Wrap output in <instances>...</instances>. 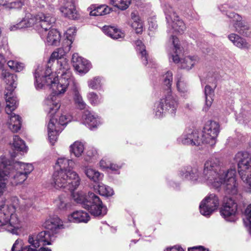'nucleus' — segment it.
<instances>
[{"mask_svg": "<svg viewBox=\"0 0 251 251\" xmlns=\"http://www.w3.org/2000/svg\"><path fill=\"white\" fill-rule=\"evenodd\" d=\"M234 169L225 170L219 158L212 157L204 164L202 176L208 185L215 188L222 186L225 192L234 195L238 193Z\"/></svg>", "mask_w": 251, "mask_h": 251, "instance_id": "1", "label": "nucleus"}, {"mask_svg": "<svg viewBox=\"0 0 251 251\" xmlns=\"http://www.w3.org/2000/svg\"><path fill=\"white\" fill-rule=\"evenodd\" d=\"M10 203L6 202L0 204V231H7L15 234L20 227V220L15 211L19 208L25 211L33 204L31 199H22L20 201L16 197L10 199Z\"/></svg>", "mask_w": 251, "mask_h": 251, "instance_id": "2", "label": "nucleus"}, {"mask_svg": "<svg viewBox=\"0 0 251 251\" xmlns=\"http://www.w3.org/2000/svg\"><path fill=\"white\" fill-rule=\"evenodd\" d=\"M58 74H61L60 78H49L48 80V85L52 90V93L45 100V105L49 113L52 114L60 107V100L58 97L59 95L64 94L68 87L73 89H75L76 83L72 75L71 71H58Z\"/></svg>", "mask_w": 251, "mask_h": 251, "instance_id": "3", "label": "nucleus"}, {"mask_svg": "<svg viewBox=\"0 0 251 251\" xmlns=\"http://www.w3.org/2000/svg\"><path fill=\"white\" fill-rule=\"evenodd\" d=\"M0 77L5 83V89L8 91L7 92H5V96L6 103L5 111L9 115L8 127L13 132H17L21 129L22 125L21 118L18 115L12 113L18 104L17 98L12 95V92L17 87V76L7 70L2 69Z\"/></svg>", "mask_w": 251, "mask_h": 251, "instance_id": "4", "label": "nucleus"}, {"mask_svg": "<svg viewBox=\"0 0 251 251\" xmlns=\"http://www.w3.org/2000/svg\"><path fill=\"white\" fill-rule=\"evenodd\" d=\"M163 77V83L164 86L166 87L165 89L167 94L164 98L161 99L154 110L155 115L158 118L163 117L167 112L172 117H174L178 106L177 98L172 94L171 89L173 81V73L168 71Z\"/></svg>", "mask_w": 251, "mask_h": 251, "instance_id": "5", "label": "nucleus"}, {"mask_svg": "<svg viewBox=\"0 0 251 251\" xmlns=\"http://www.w3.org/2000/svg\"><path fill=\"white\" fill-rule=\"evenodd\" d=\"M6 160V168H2L4 173L8 175V178H10L12 185H17L23 183L27 178V176L33 170L32 164L24 163L19 161H11L4 156Z\"/></svg>", "mask_w": 251, "mask_h": 251, "instance_id": "6", "label": "nucleus"}, {"mask_svg": "<svg viewBox=\"0 0 251 251\" xmlns=\"http://www.w3.org/2000/svg\"><path fill=\"white\" fill-rule=\"evenodd\" d=\"M52 185L57 189L64 188L71 192L76 189L80 184V178L74 171H56L52 175Z\"/></svg>", "mask_w": 251, "mask_h": 251, "instance_id": "7", "label": "nucleus"}, {"mask_svg": "<svg viewBox=\"0 0 251 251\" xmlns=\"http://www.w3.org/2000/svg\"><path fill=\"white\" fill-rule=\"evenodd\" d=\"M46 111L50 117V122L48 125V137L50 142L52 145H53L57 139L59 129H57V126L55 123L58 122V125L61 126L66 125L69 122H71L72 119V116L68 113L66 109L62 108L59 110L58 108L55 113L51 114L49 113L47 110V105H46Z\"/></svg>", "mask_w": 251, "mask_h": 251, "instance_id": "8", "label": "nucleus"}, {"mask_svg": "<svg viewBox=\"0 0 251 251\" xmlns=\"http://www.w3.org/2000/svg\"><path fill=\"white\" fill-rule=\"evenodd\" d=\"M55 21L54 17L50 14H45L43 13H39L36 15H33L30 13H26L25 17L22 20L24 28L31 27L35 24H38L41 26L39 33L42 38L46 36V32L50 29L52 24Z\"/></svg>", "mask_w": 251, "mask_h": 251, "instance_id": "9", "label": "nucleus"}, {"mask_svg": "<svg viewBox=\"0 0 251 251\" xmlns=\"http://www.w3.org/2000/svg\"><path fill=\"white\" fill-rule=\"evenodd\" d=\"M164 11L166 15V19L168 26H171L172 29L168 30L170 33H179L181 34L185 30L186 27L183 21L180 19L173 8L168 3L164 6ZM169 28V27H168Z\"/></svg>", "mask_w": 251, "mask_h": 251, "instance_id": "10", "label": "nucleus"}, {"mask_svg": "<svg viewBox=\"0 0 251 251\" xmlns=\"http://www.w3.org/2000/svg\"><path fill=\"white\" fill-rule=\"evenodd\" d=\"M83 208L95 217L103 216L107 213V208L103 205L100 198L92 192L88 193Z\"/></svg>", "mask_w": 251, "mask_h": 251, "instance_id": "11", "label": "nucleus"}, {"mask_svg": "<svg viewBox=\"0 0 251 251\" xmlns=\"http://www.w3.org/2000/svg\"><path fill=\"white\" fill-rule=\"evenodd\" d=\"M172 43L175 50V54H172L170 57L175 63H178L180 62V67L182 69L189 70L198 62L199 58L197 56H188L180 60L178 56V53L181 51L179 45L178 44V38L175 36L172 35Z\"/></svg>", "mask_w": 251, "mask_h": 251, "instance_id": "12", "label": "nucleus"}, {"mask_svg": "<svg viewBox=\"0 0 251 251\" xmlns=\"http://www.w3.org/2000/svg\"><path fill=\"white\" fill-rule=\"evenodd\" d=\"M66 43L67 45L65 48L56 49L52 53L49 60V64H50L54 60H57L59 71H70L68 61L64 58V56L70 50L72 41L71 39H67Z\"/></svg>", "mask_w": 251, "mask_h": 251, "instance_id": "13", "label": "nucleus"}, {"mask_svg": "<svg viewBox=\"0 0 251 251\" xmlns=\"http://www.w3.org/2000/svg\"><path fill=\"white\" fill-rule=\"evenodd\" d=\"M50 64H48L45 71H44L42 67L38 66L35 70L34 75L35 79V86L36 89H42L45 85H48V80L49 78H57L55 74L51 71Z\"/></svg>", "mask_w": 251, "mask_h": 251, "instance_id": "14", "label": "nucleus"}, {"mask_svg": "<svg viewBox=\"0 0 251 251\" xmlns=\"http://www.w3.org/2000/svg\"><path fill=\"white\" fill-rule=\"evenodd\" d=\"M219 199L214 194L209 195L203 200L199 206L201 213L205 216H209L219 206Z\"/></svg>", "mask_w": 251, "mask_h": 251, "instance_id": "15", "label": "nucleus"}, {"mask_svg": "<svg viewBox=\"0 0 251 251\" xmlns=\"http://www.w3.org/2000/svg\"><path fill=\"white\" fill-rule=\"evenodd\" d=\"M52 234L49 231H43L38 234H32L28 236V242L33 247L37 249L41 245H50Z\"/></svg>", "mask_w": 251, "mask_h": 251, "instance_id": "16", "label": "nucleus"}, {"mask_svg": "<svg viewBox=\"0 0 251 251\" xmlns=\"http://www.w3.org/2000/svg\"><path fill=\"white\" fill-rule=\"evenodd\" d=\"M237 204L234 200L231 198H226L224 200V203L220 213L221 215L228 221H233L237 211Z\"/></svg>", "mask_w": 251, "mask_h": 251, "instance_id": "17", "label": "nucleus"}, {"mask_svg": "<svg viewBox=\"0 0 251 251\" xmlns=\"http://www.w3.org/2000/svg\"><path fill=\"white\" fill-rule=\"evenodd\" d=\"M237 163L239 174L249 170L251 168V154L247 151H239L234 157Z\"/></svg>", "mask_w": 251, "mask_h": 251, "instance_id": "18", "label": "nucleus"}, {"mask_svg": "<svg viewBox=\"0 0 251 251\" xmlns=\"http://www.w3.org/2000/svg\"><path fill=\"white\" fill-rule=\"evenodd\" d=\"M59 10L63 16L70 19L76 20L79 17L74 0H63Z\"/></svg>", "mask_w": 251, "mask_h": 251, "instance_id": "19", "label": "nucleus"}, {"mask_svg": "<svg viewBox=\"0 0 251 251\" xmlns=\"http://www.w3.org/2000/svg\"><path fill=\"white\" fill-rule=\"evenodd\" d=\"M177 142L186 145L200 146L201 141L199 139V132L188 129L177 139Z\"/></svg>", "mask_w": 251, "mask_h": 251, "instance_id": "20", "label": "nucleus"}, {"mask_svg": "<svg viewBox=\"0 0 251 251\" xmlns=\"http://www.w3.org/2000/svg\"><path fill=\"white\" fill-rule=\"evenodd\" d=\"M201 169L198 166L183 168L180 171V175L183 179H190L193 181L204 182Z\"/></svg>", "mask_w": 251, "mask_h": 251, "instance_id": "21", "label": "nucleus"}, {"mask_svg": "<svg viewBox=\"0 0 251 251\" xmlns=\"http://www.w3.org/2000/svg\"><path fill=\"white\" fill-rule=\"evenodd\" d=\"M227 17L232 19L233 27L236 32L244 36L248 35L249 26L242 21V18L239 15L235 13H230L227 15Z\"/></svg>", "mask_w": 251, "mask_h": 251, "instance_id": "22", "label": "nucleus"}, {"mask_svg": "<svg viewBox=\"0 0 251 251\" xmlns=\"http://www.w3.org/2000/svg\"><path fill=\"white\" fill-rule=\"evenodd\" d=\"M72 63L75 70L80 74H86L91 68L90 63L86 59L74 53L72 58Z\"/></svg>", "mask_w": 251, "mask_h": 251, "instance_id": "23", "label": "nucleus"}, {"mask_svg": "<svg viewBox=\"0 0 251 251\" xmlns=\"http://www.w3.org/2000/svg\"><path fill=\"white\" fill-rule=\"evenodd\" d=\"M44 226L48 231H49L52 234L56 233L58 230L63 228V225L60 219L57 217L50 218L45 222Z\"/></svg>", "mask_w": 251, "mask_h": 251, "instance_id": "24", "label": "nucleus"}, {"mask_svg": "<svg viewBox=\"0 0 251 251\" xmlns=\"http://www.w3.org/2000/svg\"><path fill=\"white\" fill-rule=\"evenodd\" d=\"M90 219L89 215L82 210L74 211L68 216V220L76 223H87Z\"/></svg>", "mask_w": 251, "mask_h": 251, "instance_id": "25", "label": "nucleus"}, {"mask_svg": "<svg viewBox=\"0 0 251 251\" xmlns=\"http://www.w3.org/2000/svg\"><path fill=\"white\" fill-rule=\"evenodd\" d=\"M7 160L4 157H0V197L2 195L8 181V175L4 172L2 168H6Z\"/></svg>", "mask_w": 251, "mask_h": 251, "instance_id": "26", "label": "nucleus"}, {"mask_svg": "<svg viewBox=\"0 0 251 251\" xmlns=\"http://www.w3.org/2000/svg\"><path fill=\"white\" fill-rule=\"evenodd\" d=\"M84 124L88 126L90 129H93L97 127L100 124V121L98 116H95L89 111H85L82 116Z\"/></svg>", "mask_w": 251, "mask_h": 251, "instance_id": "27", "label": "nucleus"}, {"mask_svg": "<svg viewBox=\"0 0 251 251\" xmlns=\"http://www.w3.org/2000/svg\"><path fill=\"white\" fill-rule=\"evenodd\" d=\"M46 32V36L43 39L46 38L47 43L49 45L57 46L60 41V34L57 30L51 29L49 30L48 34Z\"/></svg>", "mask_w": 251, "mask_h": 251, "instance_id": "28", "label": "nucleus"}, {"mask_svg": "<svg viewBox=\"0 0 251 251\" xmlns=\"http://www.w3.org/2000/svg\"><path fill=\"white\" fill-rule=\"evenodd\" d=\"M219 127L220 126L218 123L209 121L205 125L202 132H204L206 135L211 134L213 137H217L220 131Z\"/></svg>", "mask_w": 251, "mask_h": 251, "instance_id": "29", "label": "nucleus"}, {"mask_svg": "<svg viewBox=\"0 0 251 251\" xmlns=\"http://www.w3.org/2000/svg\"><path fill=\"white\" fill-rule=\"evenodd\" d=\"M210 86L207 85L204 88V96H205V105L203 108V110L207 111L209 108L211 106L214 100V89Z\"/></svg>", "mask_w": 251, "mask_h": 251, "instance_id": "30", "label": "nucleus"}, {"mask_svg": "<svg viewBox=\"0 0 251 251\" xmlns=\"http://www.w3.org/2000/svg\"><path fill=\"white\" fill-rule=\"evenodd\" d=\"M136 49L138 53L141 55V58L143 63L146 65L151 62L149 60V56L146 50V47L141 40H137L135 42Z\"/></svg>", "mask_w": 251, "mask_h": 251, "instance_id": "31", "label": "nucleus"}, {"mask_svg": "<svg viewBox=\"0 0 251 251\" xmlns=\"http://www.w3.org/2000/svg\"><path fill=\"white\" fill-rule=\"evenodd\" d=\"M104 33L113 39H123L125 34L119 29L110 26H104L103 27Z\"/></svg>", "mask_w": 251, "mask_h": 251, "instance_id": "32", "label": "nucleus"}, {"mask_svg": "<svg viewBox=\"0 0 251 251\" xmlns=\"http://www.w3.org/2000/svg\"><path fill=\"white\" fill-rule=\"evenodd\" d=\"M55 166L60 168L59 171L67 172L68 170H73L75 166V162L72 159H68L65 157L59 158L56 161Z\"/></svg>", "mask_w": 251, "mask_h": 251, "instance_id": "33", "label": "nucleus"}, {"mask_svg": "<svg viewBox=\"0 0 251 251\" xmlns=\"http://www.w3.org/2000/svg\"><path fill=\"white\" fill-rule=\"evenodd\" d=\"M228 39L236 47L240 49H248L250 45L239 35L231 33L228 35Z\"/></svg>", "mask_w": 251, "mask_h": 251, "instance_id": "34", "label": "nucleus"}, {"mask_svg": "<svg viewBox=\"0 0 251 251\" xmlns=\"http://www.w3.org/2000/svg\"><path fill=\"white\" fill-rule=\"evenodd\" d=\"M175 79L176 81V88L178 91L181 94L187 93L188 91V85L182 74L178 73Z\"/></svg>", "mask_w": 251, "mask_h": 251, "instance_id": "35", "label": "nucleus"}, {"mask_svg": "<svg viewBox=\"0 0 251 251\" xmlns=\"http://www.w3.org/2000/svg\"><path fill=\"white\" fill-rule=\"evenodd\" d=\"M93 9L90 11V15L99 16L104 15L110 13L111 8L105 5H101L97 7L93 6ZM92 9V7L91 8Z\"/></svg>", "mask_w": 251, "mask_h": 251, "instance_id": "36", "label": "nucleus"}, {"mask_svg": "<svg viewBox=\"0 0 251 251\" xmlns=\"http://www.w3.org/2000/svg\"><path fill=\"white\" fill-rule=\"evenodd\" d=\"M11 251H37V250L29 245L24 246L22 240L17 239L13 244Z\"/></svg>", "mask_w": 251, "mask_h": 251, "instance_id": "37", "label": "nucleus"}, {"mask_svg": "<svg viewBox=\"0 0 251 251\" xmlns=\"http://www.w3.org/2000/svg\"><path fill=\"white\" fill-rule=\"evenodd\" d=\"M57 207L61 210H67L71 207L69 199L65 195L60 196L55 201Z\"/></svg>", "mask_w": 251, "mask_h": 251, "instance_id": "38", "label": "nucleus"}, {"mask_svg": "<svg viewBox=\"0 0 251 251\" xmlns=\"http://www.w3.org/2000/svg\"><path fill=\"white\" fill-rule=\"evenodd\" d=\"M12 145L16 151L23 152H26L27 151V147L24 141L18 135L14 136Z\"/></svg>", "mask_w": 251, "mask_h": 251, "instance_id": "39", "label": "nucleus"}, {"mask_svg": "<svg viewBox=\"0 0 251 251\" xmlns=\"http://www.w3.org/2000/svg\"><path fill=\"white\" fill-rule=\"evenodd\" d=\"M84 150V144L79 141H75L70 146V151L74 153L75 156L79 157L83 152Z\"/></svg>", "mask_w": 251, "mask_h": 251, "instance_id": "40", "label": "nucleus"}, {"mask_svg": "<svg viewBox=\"0 0 251 251\" xmlns=\"http://www.w3.org/2000/svg\"><path fill=\"white\" fill-rule=\"evenodd\" d=\"M217 137H213L212 135H206L204 132L199 133V139L201 140V145L203 144H208L213 146L216 143Z\"/></svg>", "mask_w": 251, "mask_h": 251, "instance_id": "41", "label": "nucleus"}, {"mask_svg": "<svg viewBox=\"0 0 251 251\" xmlns=\"http://www.w3.org/2000/svg\"><path fill=\"white\" fill-rule=\"evenodd\" d=\"M85 173L87 176L95 182H98L101 178V174L92 168H86Z\"/></svg>", "mask_w": 251, "mask_h": 251, "instance_id": "42", "label": "nucleus"}, {"mask_svg": "<svg viewBox=\"0 0 251 251\" xmlns=\"http://www.w3.org/2000/svg\"><path fill=\"white\" fill-rule=\"evenodd\" d=\"M131 1V0H110L111 4L122 10L126 9Z\"/></svg>", "mask_w": 251, "mask_h": 251, "instance_id": "43", "label": "nucleus"}, {"mask_svg": "<svg viewBox=\"0 0 251 251\" xmlns=\"http://www.w3.org/2000/svg\"><path fill=\"white\" fill-rule=\"evenodd\" d=\"M98 186V191L100 195L110 197L114 194V191L110 187L102 184H99Z\"/></svg>", "mask_w": 251, "mask_h": 251, "instance_id": "44", "label": "nucleus"}, {"mask_svg": "<svg viewBox=\"0 0 251 251\" xmlns=\"http://www.w3.org/2000/svg\"><path fill=\"white\" fill-rule=\"evenodd\" d=\"M74 100L77 106L80 109H84L86 107V103L83 100L79 92L75 89Z\"/></svg>", "mask_w": 251, "mask_h": 251, "instance_id": "45", "label": "nucleus"}, {"mask_svg": "<svg viewBox=\"0 0 251 251\" xmlns=\"http://www.w3.org/2000/svg\"><path fill=\"white\" fill-rule=\"evenodd\" d=\"M88 86L94 90L98 89L101 87V78L99 76L94 77L88 81Z\"/></svg>", "mask_w": 251, "mask_h": 251, "instance_id": "46", "label": "nucleus"}, {"mask_svg": "<svg viewBox=\"0 0 251 251\" xmlns=\"http://www.w3.org/2000/svg\"><path fill=\"white\" fill-rule=\"evenodd\" d=\"M242 180L251 188V172L247 170L239 174Z\"/></svg>", "mask_w": 251, "mask_h": 251, "instance_id": "47", "label": "nucleus"}, {"mask_svg": "<svg viewBox=\"0 0 251 251\" xmlns=\"http://www.w3.org/2000/svg\"><path fill=\"white\" fill-rule=\"evenodd\" d=\"M71 192L72 193V194L73 200L77 203L81 204L82 207H83V204L85 202L87 195L84 196L81 193Z\"/></svg>", "mask_w": 251, "mask_h": 251, "instance_id": "48", "label": "nucleus"}, {"mask_svg": "<svg viewBox=\"0 0 251 251\" xmlns=\"http://www.w3.org/2000/svg\"><path fill=\"white\" fill-rule=\"evenodd\" d=\"M88 99L92 105H96L100 103V99L94 92H90L87 95Z\"/></svg>", "mask_w": 251, "mask_h": 251, "instance_id": "49", "label": "nucleus"}, {"mask_svg": "<svg viewBox=\"0 0 251 251\" xmlns=\"http://www.w3.org/2000/svg\"><path fill=\"white\" fill-rule=\"evenodd\" d=\"M246 219L244 220V223L246 224H249L250 227V232L251 233V204L248 206L245 210Z\"/></svg>", "mask_w": 251, "mask_h": 251, "instance_id": "50", "label": "nucleus"}, {"mask_svg": "<svg viewBox=\"0 0 251 251\" xmlns=\"http://www.w3.org/2000/svg\"><path fill=\"white\" fill-rule=\"evenodd\" d=\"M143 22H138L137 23H131V27L135 30L137 34H140L143 31Z\"/></svg>", "mask_w": 251, "mask_h": 251, "instance_id": "51", "label": "nucleus"}, {"mask_svg": "<svg viewBox=\"0 0 251 251\" xmlns=\"http://www.w3.org/2000/svg\"><path fill=\"white\" fill-rule=\"evenodd\" d=\"M24 4V1L22 0H17L10 3V7L11 8L19 9L21 8Z\"/></svg>", "mask_w": 251, "mask_h": 251, "instance_id": "52", "label": "nucleus"}, {"mask_svg": "<svg viewBox=\"0 0 251 251\" xmlns=\"http://www.w3.org/2000/svg\"><path fill=\"white\" fill-rule=\"evenodd\" d=\"M131 19L132 20V23H137L138 22H142L141 19L138 12L136 11H133L131 13Z\"/></svg>", "mask_w": 251, "mask_h": 251, "instance_id": "53", "label": "nucleus"}, {"mask_svg": "<svg viewBox=\"0 0 251 251\" xmlns=\"http://www.w3.org/2000/svg\"><path fill=\"white\" fill-rule=\"evenodd\" d=\"M233 8V6H229L228 4H224L219 7L220 10L224 13H225L227 16L231 13L228 12V9Z\"/></svg>", "mask_w": 251, "mask_h": 251, "instance_id": "54", "label": "nucleus"}, {"mask_svg": "<svg viewBox=\"0 0 251 251\" xmlns=\"http://www.w3.org/2000/svg\"><path fill=\"white\" fill-rule=\"evenodd\" d=\"M23 23L21 21L19 23H18L16 25H10V26L9 27V29L11 31H15L17 29H20L24 28V27L23 25Z\"/></svg>", "mask_w": 251, "mask_h": 251, "instance_id": "55", "label": "nucleus"}, {"mask_svg": "<svg viewBox=\"0 0 251 251\" xmlns=\"http://www.w3.org/2000/svg\"><path fill=\"white\" fill-rule=\"evenodd\" d=\"M188 251H209L208 249L202 246L194 247L188 249Z\"/></svg>", "mask_w": 251, "mask_h": 251, "instance_id": "56", "label": "nucleus"}, {"mask_svg": "<svg viewBox=\"0 0 251 251\" xmlns=\"http://www.w3.org/2000/svg\"><path fill=\"white\" fill-rule=\"evenodd\" d=\"M164 251H184V250L179 246H174L166 249Z\"/></svg>", "mask_w": 251, "mask_h": 251, "instance_id": "57", "label": "nucleus"}, {"mask_svg": "<svg viewBox=\"0 0 251 251\" xmlns=\"http://www.w3.org/2000/svg\"><path fill=\"white\" fill-rule=\"evenodd\" d=\"M100 166L103 169L109 168L110 163L106 162L104 160L102 159L100 162Z\"/></svg>", "mask_w": 251, "mask_h": 251, "instance_id": "58", "label": "nucleus"}, {"mask_svg": "<svg viewBox=\"0 0 251 251\" xmlns=\"http://www.w3.org/2000/svg\"><path fill=\"white\" fill-rule=\"evenodd\" d=\"M17 64V61H14L13 60H10L7 62V65L11 69L14 70L15 69L16 65Z\"/></svg>", "mask_w": 251, "mask_h": 251, "instance_id": "59", "label": "nucleus"}, {"mask_svg": "<svg viewBox=\"0 0 251 251\" xmlns=\"http://www.w3.org/2000/svg\"><path fill=\"white\" fill-rule=\"evenodd\" d=\"M149 28L151 29H155L157 27V25L156 22H153L151 21H149Z\"/></svg>", "mask_w": 251, "mask_h": 251, "instance_id": "60", "label": "nucleus"}, {"mask_svg": "<svg viewBox=\"0 0 251 251\" xmlns=\"http://www.w3.org/2000/svg\"><path fill=\"white\" fill-rule=\"evenodd\" d=\"M23 68L24 66L22 63L17 62V64L16 65L14 70L16 72H20L23 70Z\"/></svg>", "mask_w": 251, "mask_h": 251, "instance_id": "61", "label": "nucleus"}, {"mask_svg": "<svg viewBox=\"0 0 251 251\" xmlns=\"http://www.w3.org/2000/svg\"><path fill=\"white\" fill-rule=\"evenodd\" d=\"M75 29L73 27H70L69 28L67 32H66V35L67 38H68V35L71 36V35H73L74 33H75Z\"/></svg>", "mask_w": 251, "mask_h": 251, "instance_id": "62", "label": "nucleus"}, {"mask_svg": "<svg viewBox=\"0 0 251 251\" xmlns=\"http://www.w3.org/2000/svg\"><path fill=\"white\" fill-rule=\"evenodd\" d=\"M135 4L138 6H141L145 2V0H133Z\"/></svg>", "mask_w": 251, "mask_h": 251, "instance_id": "63", "label": "nucleus"}, {"mask_svg": "<svg viewBox=\"0 0 251 251\" xmlns=\"http://www.w3.org/2000/svg\"><path fill=\"white\" fill-rule=\"evenodd\" d=\"M109 168L111 170L116 171L119 169V167L116 164L110 163V164L109 165Z\"/></svg>", "mask_w": 251, "mask_h": 251, "instance_id": "64", "label": "nucleus"}]
</instances>
